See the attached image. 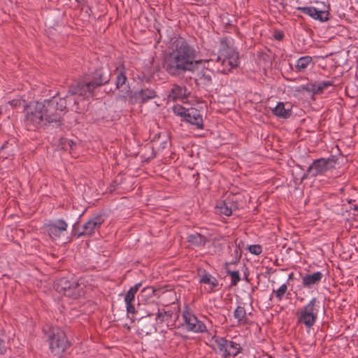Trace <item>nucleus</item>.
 <instances>
[{"instance_id": "nucleus-1", "label": "nucleus", "mask_w": 358, "mask_h": 358, "mask_svg": "<svg viewBox=\"0 0 358 358\" xmlns=\"http://www.w3.org/2000/svg\"><path fill=\"white\" fill-rule=\"evenodd\" d=\"M67 100L54 96L43 101H32L24 109V124L27 130L52 125L59 127L66 108Z\"/></svg>"}, {"instance_id": "nucleus-2", "label": "nucleus", "mask_w": 358, "mask_h": 358, "mask_svg": "<svg viewBox=\"0 0 358 358\" xmlns=\"http://www.w3.org/2000/svg\"><path fill=\"white\" fill-rule=\"evenodd\" d=\"M169 48V52L164 58V67L170 75L194 71L198 62L196 60V50L193 45L179 36L171 39Z\"/></svg>"}, {"instance_id": "nucleus-3", "label": "nucleus", "mask_w": 358, "mask_h": 358, "mask_svg": "<svg viewBox=\"0 0 358 358\" xmlns=\"http://www.w3.org/2000/svg\"><path fill=\"white\" fill-rule=\"evenodd\" d=\"M43 332L51 353L54 356L62 357L70 345L65 332L58 327L44 328Z\"/></svg>"}, {"instance_id": "nucleus-4", "label": "nucleus", "mask_w": 358, "mask_h": 358, "mask_svg": "<svg viewBox=\"0 0 358 358\" xmlns=\"http://www.w3.org/2000/svg\"><path fill=\"white\" fill-rule=\"evenodd\" d=\"M238 52L231 46H229L225 41L221 42L218 55L216 57L215 62L217 64V71L227 74L238 64Z\"/></svg>"}, {"instance_id": "nucleus-5", "label": "nucleus", "mask_w": 358, "mask_h": 358, "mask_svg": "<svg viewBox=\"0 0 358 358\" xmlns=\"http://www.w3.org/2000/svg\"><path fill=\"white\" fill-rule=\"evenodd\" d=\"M320 308L319 300L315 297L312 298L297 311V323L303 324L307 329L313 327L317 320Z\"/></svg>"}, {"instance_id": "nucleus-6", "label": "nucleus", "mask_w": 358, "mask_h": 358, "mask_svg": "<svg viewBox=\"0 0 358 358\" xmlns=\"http://www.w3.org/2000/svg\"><path fill=\"white\" fill-rule=\"evenodd\" d=\"M182 317L187 331L196 334L204 333L207 331L206 324L197 318L193 310L188 306L183 308Z\"/></svg>"}, {"instance_id": "nucleus-7", "label": "nucleus", "mask_w": 358, "mask_h": 358, "mask_svg": "<svg viewBox=\"0 0 358 358\" xmlns=\"http://www.w3.org/2000/svg\"><path fill=\"white\" fill-rule=\"evenodd\" d=\"M94 87L90 81H81L70 86L66 99L71 100V96H77L81 99H85L93 96ZM74 103H77L76 99H72Z\"/></svg>"}, {"instance_id": "nucleus-8", "label": "nucleus", "mask_w": 358, "mask_h": 358, "mask_svg": "<svg viewBox=\"0 0 358 358\" xmlns=\"http://www.w3.org/2000/svg\"><path fill=\"white\" fill-rule=\"evenodd\" d=\"M218 353L223 357H236L241 352L239 343L227 340L223 337H217L215 340Z\"/></svg>"}, {"instance_id": "nucleus-9", "label": "nucleus", "mask_w": 358, "mask_h": 358, "mask_svg": "<svg viewBox=\"0 0 358 358\" xmlns=\"http://www.w3.org/2000/svg\"><path fill=\"white\" fill-rule=\"evenodd\" d=\"M55 289L58 293L68 297L76 298L82 294L80 285L76 280H69L65 278L57 280Z\"/></svg>"}, {"instance_id": "nucleus-10", "label": "nucleus", "mask_w": 358, "mask_h": 358, "mask_svg": "<svg viewBox=\"0 0 358 358\" xmlns=\"http://www.w3.org/2000/svg\"><path fill=\"white\" fill-rule=\"evenodd\" d=\"M336 161L332 158H320L315 159L308 166L306 174L311 177L322 175L325 172L334 169Z\"/></svg>"}, {"instance_id": "nucleus-11", "label": "nucleus", "mask_w": 358, "mask_h": 358, "mask_svg": "<svg viewBox=\"0 0 358 358\" xmlns=\"http://www.w3.org/2000/svg\"><path fill=\"white\" fill-rule=\"evenodd\" d=\"M104 222V219L101 215H96L89 219L82 226L81 231L78 234V236H90L98 231L102 224Z\"/></svg>"}, {"instance_id": "nucleus-12", "label": "nucleus", "mask_w": 358, "mask_h": 358, "mask_svg": "<svg viewBox=\"0 0 358 358\" xmlns=\"http://www.w3.org/2000/svg\"><path fill=\"white\" fill-rule=\"evenodd\" d=\"M68 224L63 219H59L46 224L45 229L48 235L53 239L63 236L66 231Z\"/></svg>"}, {"instance_id": "nucleus-13", "label": "nucleus", "mask_w": 358, "mask_h": 358, "mask_svg": "<svg viewBox=\"0 0 358 358\" xmlns=\"http://www.w3.org/2000/svg\"><path fill=\"white\" fill-rule=\"evenodd\" d=\"M296 9L320 22H325L329 19V12L325 10H319L312 6L297 7Z\"/></svg>"}, {"instance_id": "nucleus-14", "label": "nucleus", "mask_w": 358, "mask_h": 358, "mask_svg": "<svg viewBox=\"0 0 358 358\" xmlns=\"http://www.w3.org/2000/svg\"><path fill=\"white\" fill-rule=\"evenodd\" d=\"M236 209V204L234 202L233 198L230 197H228L224 201L217 202L216 205L217 213L226 216H230L232 212Z\"/></svg>"}, {"instance_id": "nucleus-15", "label": "nucleus", "mask_w": 358, "mask_h": 358, "mask_svg": "<svg viewBox=\"0 0 358 358\" xmlns=\"http://www.w3.org/2000/svg\"><path fill=\"white\" fill-rule=\"evenodd\" d=\"M199 282L205 285V289L207 292L210 293L218 285L217 280L210 273L203 270L199 273Z\"/></svg>"}, {"instance_id": "nucleus-16", "label": "nucleus", "mask_w": 358, "mask_h": 358, "mask_svg": "<svg viewBox=\"0 0 358 358\" xmlns=\"http://www.w3.org/2000/svg\"><path fill=\"white\" fill-rule=\"evenodd\" d=\"M182 120L191 124L195 125L198 129H203V117L199 111L196 108H188L186 117Z\"/></svg>"}, {"instance_id": "nucleus-17", "label": "nucleus", "mask_w": 358, "mask_h": 358, "mask_svg": "<svg viewBox=\"0 0 358 358\" xmlns=\"http://www.w3.org/2000/svg\"><path fill=\"white\" fill-rule=\"evenodd\" d=\"M115 74L116 89L121 92H128L129 87L127 83V78L125 75L124 69L122 66H119L116 69Z\"/></svg>"}, {"instance_id": "nucleus-18", "label": "nucleus", "mask_w": 358, "mask_h": 358, "mask_svg": "<svg viewBox=\"0 0 358 358\" xmlns=\"http://www.w3.org/2000/svg\"><path fill=\"white\" fill-rule=\"evenodd\" d=\"M110 80V74L104 72L103 68L95 70L92 74V80L90 81L94 88L103 85Z\"/></svg>"}, {"instance_id": "nucleus-19", "label": "nucleus", "mask_w": 358, "mask_h": 358, "mask_svg": "<svg viewBox=\"0 0 358 358\" xmlns=\"http://www.w3.org/2000/svg\"><path fill=\"white\" fill-rule=\"evenodd\" d=\"M156 97V92L150 88H144L136 92L134 98L139 103H145Z\"/></svg>"}, {"instance_id": "nucleus-20", "label": "nucleus", "mask_w": 358, "mask_h": 358, "mask_svg": "<svg viewBox=\"0 0 358 358\" xmlns=\"http://www.w3.org/2000/svg\"><path fill=\"white\" fill-rule=\"evenodd\" d=\"M187 89L183 86L174 85L169 94V101L183 100L187 98Z\"/></svg>"}, {"instance_id": "nucleus-21", "label": "nucleus", "mask_w": 358, "mask_h": 358, "mask_svg": "<svg viewBox=\"0 0 358 358\" xmlns=\"http://www.w3.org/2000/svg\"><path fill=\"white\" fill-rule=\"evenodd\" d=\"M323 278V274L320 271L315 272L312 274H306L302 277V285L305 287H311L317 285Z\"/></svg>"}, {"instance_id": "nucleus-22", "label": "nucleus", "mask_w": 358, "mask_h": 358, "mask_svg": "<svg viewBox=\"0 0 358 358\" xmlns=\"http://www.w3.org/2000/svg\"><path fill=\"white\" fill-rule=\"evenodd\" d=\"M234 317L238 325H247L250 323L243 306H238L234 311Z\"/></svg>"}, {"instance_id": "nucleus-23", "label": "nucleus", "mask_w": 358, "mask_h": 358, "mask_svg": "<svg viewBox=\"0 0 358 358\" xmlns=\"http://www.w3.org/2000/svg\"><path fill=\"white\" fill-rule=\"evenodd\" d=\"M313 57L308 55L299 57L295 64V69L298 73H303L310 65H313Z\"/></svg>"}, {"instance_id": "nucleus-24", "label": "nucleus", "mask_w": 358, "mask_h": 358, "mask_svg": "<svg viewBox=\"0 0 358 358\" xmlns=\"http://www.w3.org/2000/svg\"><path fill=\"white\" fill-rule=\"evenodd\" d=\"M273 115L280 118L287 119L292 115L291 108H286L283 102H278L276 106L273 108Z\"/></svg>"}, {"instance_id": "nucleus-25", "label": "nucleus", "mask_w": 358, "mask_h": 358, "mask_svg": "<svg viewBox=\"0 0 358 358\" xmlns=\"http://www.w3.org/2000/svg\"><path fill=\"white\" fill-rule=\"evenodd\" d=\"M188 243L195 247L203 246L208 241V238L197 232L189 234L187 236Z\"/></svg>"}, {"instance_id": "nucleus-26", "label": "nucleus", "mask_w": 358, "mask_h": 358, "mask_svg": "<svg viewBox=\"0 0 358 358\" xmlns=\"http://www.w3.org/2000/svg\"><path fill=\"white\" fill-rule=\"evenodd\" d=\"M229 265H230L229 263L225 264L226 273L231 278V285L233 286H235L241 280L240 273H239L238 271L230 270L229 268Z\"/></svg>"}, {"instance_id": "nucleus-27", "label": "nucleus", "mask_w": 358, "mask_h": 358, "mask_svg": "<svg viewBox=\"0 0 358 358\" xmlns=\"http://www.w3.org/2000/svg\"><path fill=\"white\" fill-rule=\"evenodd\" d=\"M141 286V283H137L133 287H131L130 289L128 290L127 293L124 296V302L125 303H132L134 301L135 295L138 291L139 288Z\"/></svg>"}, {"instance_id": "nucleus-28", "label": "nucleus", "mask_w": 358, "mask_h": 358, "mask_svg": "<svg viewBox=\"0 0 358 358\" xmlns=\"http://www.w3.org/2000/svg\"><path fill=\"white\" fill-rule=\"evenodd\" d=\"M287 291V284H282V285H280V287L278 289H276V290L273 289V292L270 296V299H271V298L274 295L277 299V301H278V302L281 301L283 296L286 294Z\"/></svg>"}, {"instance_id": "nucleus-29", "label": "nucleus", "mask_w": 358, "mask_h": 358, "mask_svg": "<svg viewBox=\"0 0 358 358\" xmlns=\"http://www.w3.org/2000/svg\"><path fill=\"white\" fill-rule=\"evenodd\" d=\"M302 90L313 92L314 94L319 93L317 83H308L298 87L296 91L300 92Z\"/></svg>"}, {"instance_id": "nucleus-30", "label": "nucleus", "mask_w": 358, "mask_h": 358, "mask_svg": "<svg viewBox=\"0 0 358 358\" xmlns=\"http://www.w3.org/2000/svg\"><path fill=\"white\" fill-rule=\"evenodd\" d=\"M171 317V314L170 313H168L164 309L162 310L159 309L157 313L156 320L159 323H162Z\"/></svg>"}, {"instance_id": "nucleus-31", "label": "nucleus", "mask_w": 358, "mask_h": 358, "mask_svg": "<svg viewBox=\"0 0 358 358\" xmlns=\"http://www.w3.org/2000/svg\"><path fill=\"white\" fill-rule=\"evenodd\" d=\"M173 111L174 114H176L178 116L181 117L182 119L186 117V114L187 113L188 108H185L181 106H175L173 107Z\"/></svg>"}, {"instance_id": "nucleus-32", "label": "nucleus", "mask_w": 358, "mask_h": 358, "mask_svg": "<svg viewBox=\"0 0 358 358\" xmlns=\"http://www.w3.org/2000/svg\"><path fill=\"white\" fill-rule=\"evenodd\" d=\"M317 85L319 92H321L328 87L331 86L333 83L330 80H324L317 83Z\"/></svg>"}, {"instance_id": "nucleus-33", "label": "nucleus", "mask_w": 358, "mask_h": 358, "mask_svg": "<svg viewBox=\"0 0 358 358\" xmlns=\"http://www.w3.org/2000/svg\"><path fill=\"white\" fill-rule=\"evenodd\" d=\"M251 254L258 255L262 252V248L259 245H250L248 248Z\"/></svg>"}, {"instance_id": "nucleus-34", "label": "nucleus", "mask_w": 358, "mask_h": 358, "mask_svg": "<svg viewBox=\"0 0 358 358\" xmlns=\"http://www.w3.org/2000/svg\"><path fill=\"white\" fill-rule=\"evenodd\" d=\"M9 103L13 108H17L21 106H22L24 108L26 106V105H27L26 103L25 100H22V99H13L10 101H9Z\"/></svg>"}, {"instance_id": "nucleus-35", "label": "nucleus", "mask_w": 358, "mask_h": 358, "mask_svg": "<svg viewBox=\"0 0 358 358\" xmlns=\"http://www.w3.org/2000/svg\"><path fill=\"white\" fill-rule=\"evenodd\" d=\"M127 311L128 313H134L135 307L132 303H126Z\"/></svg>"}, {"instance_id": "nucleus-36", "label": "nucleus", "mask_w": 358, "mask_h": 358, "mask_svg": "<svg viewBox=\"0 0 358 358\" xmlns=\"http://www.w3.org/2000/svg\"><path fill=\"white\" fill-rule=\"evenodd\" d=\"M274 37L278 39V40H282V38L284 37V34L281 31H277L275 32V35H274Z\"/></svg>"}, {"instance_id": "nucleus-37", "label": "nucleus", "mask_w": 358, "mask_h": 358, "mask_svg": "<svg viewBox=\"0 0 358 358\" xmlns=\"http://www.w3.org/2000/svg\"><path fill=\"white\" fill-rule=\"evenodd\" d=\"M5 350V346H4V341L1 339H0V353H3V351Z\"/></svg>"}, {"instance_id": "nucleus-38", "label": "nucleus", "mask_w": 358, "mask_h": 358, "mask_svg": "<svg viewBox=\"0 0 358 358\" xmlns=\"http://www.w3.org/2000/svg\"><path fill=\"white\" fill-rule=\"evenodd\" d=\"M204 78H205V80L207 81V82H211V77L210 76H203Z\"/></svg>"}, {"instance_id": "nucleus-39", "label": "nucleus", "mask_w": 358, "mask_h": 358, "mask_svg": "<svg viewBox=\"0 0 358 358\" xmlns=\"http://www.w3.org/2000/svg\"><path fill=\"white\" fill-rule=\"evenodd\" d=\"M353 209H354V210H358V207L355 205V206L353 207Z\"/></svg>"}, {"instance_id": "nucleus-40", "label": "nucleus", "mask_w": 358, "mask_h": 358, "mask_svg": "<svg viewBox=\"0 0 358 358\" xmlns=\"http://www.w3.org/2000/svg\"><path fill=\"white\" fill-rule=\"evenodd\" d=\"M82 0H76V2L80 3Z\"/></svg>"}, {"instance_id": "nucleus-41", "label": "nucleus", "mask_w": 358, "mask_h": 358, "mask_svg": "<svg viewBox=\"0 0 358 358\" xmlns=\"http://www.w3.org/2000/svg\"><path fill=\"white\" fill-rule=\"evenodd\" d=\"M356 2L357 3L358 2V0L356 1Z\"/></svg>"}]
</instances>
